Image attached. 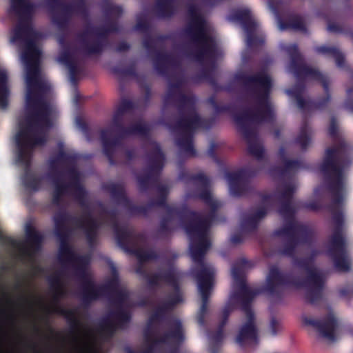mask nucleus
I'll return each mask as SVG.
<instances>
[{"label":"nucleus","mask_w":353,"mask_h":353,"mask_svg":"<svg viewBox=\"0 0 353 353\" xmlns=\"http://www.w3.org/2000/svg\"><path fill=\"white\" fill-rule=\"evenodd\" d=\"M231 241L234 243H239L240 241V239L236 238L235 236H232V239H231Z\"/></svg>","instance_id":"obj_49"},{"label":"nucleus","mask_w":353,"mask_h":353,"mask_svg":"<svg viewBox=\"0 0 353 353\" xmlns=\"http://www.w3.org/2000/svg\"><path fill=\"white\" fill-rule=\"evenodd\" d=\"M63 154L62 152H61V154H60V158H62V157H63Z\"/></svg>","instance_id":"obj_57"},{"label":"nucleus","mask_w":353,"mask_h":353,"mask_svg":"<svg viewBox=\"0 0 353 353\" xmlns=\"http://www.w3.org/2000/svg\"><path fill=\"white\" fill-rule=\"evenodd\" d=\"M256 26V23L252 21L251 22V28H253L254 30H255Z\"/></svg>","instance_id":"obj_52"},{"label":"nucleus","mask_w":353,"mask_h":353,"mask_svg":"<svg viewBox=\"0 0 353 353\" xmlns=\"http://www.w3.org/2000/svg\"><path fill=\"white\" fill-rule=\"evenodd\" d=\"M275 135H276V137H279V132H275Z\"/></svg>","instance_id":"obj_56"},{"label":"nucleus","mask_w":353,"mask_h":353,"mask_svg":"<svg viewBox=\"0 0 353 353\" xmlns=\"http://www.w3.org/2000/svg\"><path fill=\"white\" fill-rule=\"evenodd\" d=\"M327 30L330 32H336L339 31V28L333 24H329L327 27Z\"/></svg>","instance_id":"obj_41"},{"label":"nucleus","mask_w":353,"mask_h":353,"mask_svg":"<svg viewBox=\"0 0 353 353\" xmlns=\"http://www.w3.org/2000/svg\"><path fill=\"white\" fill-rule=\"evenodd\" d=\"M283 252H284V254H285L290 255V254H291L292 251H291V250H290V249L288 248V246H286V248H285V250H283Z\"/></svg>","instance_id":"obj_48"},{"label":"nucleus","mask_w":353,"mask_h":353,"mask_svg":"<svg viewBox=\"0 0 353 353\" xmlns=\"http://www.w3.org/2000/svg\"><path fill=\"white\" fill-rule=\"evenodd\" d=\"M79 192H80V193H83V190L82 189H79Z\"/></svg>","instance_id":"obj_59"},{"label":"nucleus","mask_w":353,"mask_h":353,"mask_svg":"<svg viewBox=\"0 0 353 353\" xmlns=\"http://www.w3.org/2000/svg\"><path fill=\"white\" fill-rule=\"evenodd\" d=\"M79 226L85 230L87 237L91 241L96 234L99 225L92 216L85 215L79 221Z\"/></svg>","instance_id":"obj_19"},{"label":"nucleus","mask_w":353,"mask_h":353,"mask_svg":"<svg viewBox=\"0 0 353 353\" xmlns=\"http://www.w3.org/2000/svg\"><path fill=\"white\" fill-rule=\"evenodd\" d=\"M43 305L41 300H37L32 295L25 293L17 297L2 292L0 297V319L3 323L14 325L20 316L32 312L37 304Z\"/></svg>","instance_id":"obj_7"},{"label":"nucleus","mask_w":353,"mask_h":353,"mask_svg":"<svg viewBox=\"0 0 353 353\" xmlns=\"http://www.w3.org/2000/svg\"><path fill=\"white\" fill-rule=\"evenodd\" d=\"M179 280V275L172 270L159 272L148 279V283L151 286L165 283L172 286L176 292V295L160 306L149 319L144 338L150 350L158 347H176L184 340L181 323L179 320L170 323L169 332L163 336H161L158 327L161 317L174 305L183 301L182 296L178 290Z\"/></svg>","instance_id":"obj_2"},{"label":"nucleus","mask_w":353,"mask_h":353,"mask_svg":"<svg viewBox=\"0 0 353 353\" xmlns=\"http://www.w3.org/2000/svg\"><path fill=\"white\" fill-rule=\"evenodd\" d=\"M109 134H110L109 130H105L101 132V139H102V141H103V144L104 152L107 155H108V148L110 145V142H109L108 137L109 136Z\"/></svg>","instance_id":"obj_35"},{"label":"nucleus","mask_w":353,"mask_h":353,"mask_svg":"<svg viewBox=\"0 0 353 353\" xmlns=\"http://www.w3.org/2000/svg\"><path fill=\"white\" fill-rule=\"evenodd\" d=\"M148 130V127L146 125L143 123H139L135 127H133L126 131H125V134H145Z\"/></svg>","instance_id":"obj_30"},{"label":"nucleus","mask_w":353,"mask_h":353,"mask_svg":"<svg viewBox=\"0 0 353 353\" xmlns=\"http://www.w3.org/2000/svg\"><path fill=\"white\" fill-rule=\"evenodd\" d=\"M64 293L63 288L61 284L58 282L56 286V291L54 294L52 301L44 305L45 310L47 313L53 314H64L65 310L61 307L59 303V299Z\"/></svg>","instance_id":"obj_17"},{"label":"nucleus","mask_w":353,"mask_h":353,"mask_svg":"<svg viewBox=\"0 0 353 353\" xmlns=\"http://www.w3.org/2000/svg\"><path fill=\"white\" fill-rule=\"evenodd\" d=\"M58 61H59V62H60V63H67V60L65 59L64 55H61V56L58 58Z\"/></svg>","instance_id":"obj_46"},{"label":"nucleus","mask_w":353,"mask_h":353,"mask_svg":"<svg viewBox=\"0 0 353 353\" xmlns=\"http://www.w3.org/2000/svg\"><path fill=\"white\" fill-rule=\"evenodd\" d=\"M119 304L121 310L112 316L114 322L105 320L97 332L90 327H85L82 332L74 336V345L77 353H103L99 344V339L110 336L117 328L124 327L125 324L130 321L128 312L130 303L127 292L121 293Z\"/></svg>","instance_id":"obj_5"},{"label":"nucleus","mask_w":353,"mask_h":353,"mask_svg":"<svg viewBox=\"0 0 353 353\" xmlns=\"http://www.w3.org/2000/svg\"><path fill=\"white\" fill-rule=\"evenodd\" d=\"M294 228H285L283 230H282L281 231L279 232V235H293L294 234Z\"/></svg>","instance_id":"obj_39"},{"label":"nucleus","mask_w":353,"mask_h":353,"mask_svg":"<svg viewBox=\"0 0 353 353\" xmlns=\"http://www.w3.org/2000/svg\"><path fill=\"white\" fill-rule=\"evenodd\" d=\"M245 29H246V31L248 32L247 43L248 46H252V44H254L255 43V41L254 40V38H253L251 31L250 32L249 31L248 26H246Z\"/></svg>","instance_id":"obj_38"},{"label":"nucleus","mask_w":353,"mask_h":353,"mask_svg":"<svg viewBox=\"0 0 353 353\" xmlns=\"http://www.w3.org/2000/svg\"><path fill=\"white\" fill-rule=\"evenodd\" d=\"M298 142L303 149L305 148L306 145L310 142V139L306 134L305 130L303 129L301 130V134L298 138Z\"/></svg>","instance_id":"obj_34"},{"label":"nucleus","mask_w":353,"mask_h":353,"mask_svg":"<svg viewBox=\"0 0 353 353\" xmlns=\"http://www.w3.org/2000/svg\"><path fill=\"white\" fill-rule=\"evenodd\" d=\"M294 91H293V90H288V91H287V93H288V94H294Z\"/></svg>","instance_id":"obj_53"},{"label":"nucleus","mask_w":353,"mask_h":353,"mask_svg":"<svg viewBox=\"0 0 353 353\" xmlns=\"http://www.w3.org/2000/svg\"><path fill=\"white\" fill-rule=\"evenodd\" d=\"M57 234L60 240L59 258L63 265L71 266L77 271L85 272L90 262L88 256H79L74 252L67 243L68 219L63 215H57L54 217Z\"/></svg>","instance_id":"obj_8"},{"label":"nucleus","mask_w":353,"mask_h":353,"mask_svg":"<svg viewBox=\"0 0 353 353\" xmlns=\"http://www.w3.org/2000/svg\"><path fill=\"white\" fill-rule=\"evenodd\" d=\"M72 185H66L60 181H56L54 183V192L53 196L54 202L58 203L60 196H63L68 192L72 191Z\"/></svg>","instance_id":"obj_22"},{"label":"nucleus","mask_w":353,"mask_h":353,"mask_svg":"<svg viewBox=\"0 0 353 353\" xmlns=\"http://www.w3.org/2000/svg\"><path fill=\"white\" fill-rule=\"evenodd\" d=\"M285 281V276L280 273L275 267L270 269L269 274L267 276V289L272 292L276 288L282 285Z\"/></svg>","instance_id":"obj_18"},{"label":"nucleus","mask_w":353,"mask_h":353,"mask_svg":"<svg viewBox=\"0 0 353 353\" xmlns=\"http://www.w3.org/2000/svg\"><path fill=\"white\" fill-rule=\"evenodd\" d=\"M235 17L240 20H250L251 19V13L248 9L238 10Z\"/></svg>","instance_id":"obj_32"},{"label":"nucleus","mask_w":353,"mask_h":353,"mask_svg":"<svg viewBox=\"0 0 353 353\" xmlns=\"http://www.w3.org/2000/svg\"><path fill=\"white\" fill-rule=\"evenodd\" d=\"M241 174L239 173H230L228 174L227 178L230 185V191L233 192L236 184L240 181Z\"/></svg>","instance_id":"obj_29"},{"label":"nucleus","mask_w":353,"mask_h":353,"mask_svg":"<svg viewBox=\"0 0 353 353\" xmlns=\"http://www.w3.org/2000/svg\"><path fill=\"white\" fill-rule=\"evenodd\" d=\"M334 221L338 225H340L343 221V216L341 214H338L334 218Z\"/></svg>","instance_id":"obj_43"},{"label":"nucleus","mask_w":353,"mask_h":353,"mask_svg":"<svg viewBox=\"0 0 353 353\" xmlns=\"http://www.w3.org/2000/svg\"><path fill=\"white\" fill-rule=\"evenodd\" d=\"M247 85L258 94L256 108L252 115L236 116L235 122L240 125L243 121L261 123L271 121L274 115V108L268 99V94L272 87L270 77L265 72L251 77L246 81Z\"/></svg>","instance_id":"obj_6"},{"label":"nucleus","mask_w":353,"mask_h":353,"mask_svg":"<svg viewBox=\"0 0 353 353\" xmlns=\"http://www.w3.org/2000/svg\"><path fill=\"white\" fill-rule=\"evenodd\" d=\"M270 199V196H263V200L265 202L268 201Z\"/></svg>","instance_id":"obj_51"},{"label":"nucleus","mask_w":353,"mask_h":353,"mask_svg":"<svg viewBox=\"0 0 353 353\" xmlns=\"http://www.w3.org/2000/svg\"><path fill=\"white\" fill-rule=\"evenodd\" d=\"M297 103L299 108H302L304 106V101L301 97H297Z\"/></svg>","instance_id":"obj_45"},{"label":"nucleus","mask_w":353,"mask_h":353,"mask_svg":"<svg viewBox=\"0 0 353 353\" xmlns=\"http://www.w3.org/2000/svg\"><path fill=\"white\" fill-rule=\"evenodd\" d=\"M285 208H288V210H286V211H287V212H288L290 214H292V212H291V210H290V208H289L288 206H283V207L281 208V209L279 210V211H280V213H281L282 215H283V216H284V215H285Z\"/></svg>","instance_id":"obj_44"},{"label":"nucleus","mask_w":353,"mask_h":353,"mask_svg":"<svg viewBox=\"0 0 353 353\" xmlns=\"http://www.w3.org/2000/svg\"><path fill=\"white\" fill-rule=\"evenodd\" d=\"M222 336H221V332H219L216 336L214 337V340L216 341V340H219L220 338H221Z\"/></svg>","instance_id":"obj_50"},{"label":"nucleus","mask_w":353,"mask_h":353,"mask_svg":"<svg viewBox=\"0 0 353 353\" xmlns=\"http://www.w3.org/2000/svg\"><path fill=\"white\" fill-rule=\"evenodd\" d=\"M336 128L334 121L332 120L330 130H329L330 134L332 136L334 135L336 133Z\"/></svg>","instance_id":"obj_42"},{"label":"nucleus","mask_w":353,"mask_h":353,"mask_svg":"<svg viewBox=\"0 0 353 353\" xmlns=\"http://www.w3.org/2000/svg\"><path fill=\"white\" fill-rule=\"evenodd\" d=\"M288 51L291 55L292 65H295L296 61L300 63L294 68V73L297 77H304L305 79H315L321 81L323 85L325 91H327V83L324 77L315 69H313L302 63L300 55L298 53L297 46L292 45L290 46Z\"/></svg>","instance_id":"obj_13"},{"label":"nucleus","mask_w":353,"mask_h":353,"mask_svg":"<svg viewBox=\"0 0 353 353\" xmlns=\"http://www.w3.org/2000/svg\"><path fill=\"white\" fill-rule=\"evenodd\" d=\"M290 26L292 29L298 31L305 32V25L301 18L295 19L291 23Z\"/></svg>","instance_id":"obj_31"},{"label":"nucleus","mask_w":353,"mask_h":353,"mask_svg":"<svg viewBox=\"0 0 353 353\" xmlns=\"http://www.w3.org/2000/svg\"><path fill=\"white\" fill-rule=\"evenodd\" d=\"M280 154H281V155H283V148H281L280 150Z\"/></svg>","instance_id":"obj_54"},{"label":"nucleus","mask_w":353,"mask_h":353,"mask_svg":"<svg viewBox=\"0 0 353 353\" xmlns=\"http://www.w3.org/2000/svg\"><path fill=\"white\" fill-rule=\"evenodd\" d=\"M181 127L187 132H190L199 125V118L198 115L192 112L181 122Z\"/></svg>","instance_id":"obj_21"},{"label":"nucleus","mask_w":353,"mask_h":353,"mask_svg":"<svg viewBox=\"0 0 353 353\" xmlns=\"http://www.w3.org/2000/svg\"><path fill=\"white\" fill-rule=\"evenodd\" d=\"M266 214V211L265 210H260L257 212L254 215L249 218L248 222L250 223H255L256 221L262 219L265 214Z\"/></svg>","instance_id":"obj_36"},{"label":"nucleus","mask_w":353,"mask_h":353,"mask_svg":"<svg viewBox=\"0 0 353 353\" xmlns=\"http://www.w3.org/2000/svg\"><path fill=\"white\" fill-rule=\"evenodd\" d=\"M279 327H280L279 323L275 319H272L271 323H270V330H271L272 334L273 335L276 334V331H277V330L279 329Z\"/></svg>","instance_id":"obj_37"},{"label":"nucleus","mask_w":353,"mask_h":353,"mask_svg":"<svg viewBox=\"0 0 353 353\" xmlns=\"http://www.w3.org/2000/svg\"><path fill=\"white\" fill-rule=\"evenodd\" d=\"M197 180L199 181L203 185H207L209 180L202 174L197 176Z\"/></svg>","instance_id":"obj_40"},{"label":"nucleus","mask_w":353,"mask_h":353,"mask_svg":"<svg viewBox=\"0 0 353 353\" xmlns=\"http://www.w3.org/2000/svg\"><path fill=\"white\" fill-rule=\"evenodd\" d=\"M190 223L185 225V230L190 237V252L192 259L199 265V270L196 277L198 283V290L202 299V305L198 315V322L204 324V316L207 312L208 299L213 284L215 271L210 265L203 261V256L210 242L208 238V229L212 220V215L206 217L195 213L191 214Z\"/></svg>","instance_id":"obj_3"},{"label":"nucleus","mask_w":353,"mask_h":353,"mask_svg":"<svg viewBox=\"0 0 353 353\" xmlns=\"http://www.w3.org/2000/svg\"><path fill=\"white\" fill-rule=\"evenodd\" d=\"M128 48H129V46L127 44H121L119 48V51L125 50L126 49H128Z\"/></svg>","instance_id":"obj_47"},{"label":"nucleus","mask_w":353,"mask_h":353,"mask_svg":"<svg viewBox=\"0 0 353 353\" xmlns=\"http://www.w3.org/2000/svg\"><path fill=\"white\" fill-rule=\"evenodd\" d=\"M190 21L187 30L188 34L201 47L203 54H210L214 48V41L211 36V26L201 15L198 9L190 8Z\"/></svg>","instance_id":"obj_9"},{"label":"nucleus","mask_w":353,"mask_h":353,"mask_svg":"<svg viewBox=\"0 0 353 353\" xmlns=\"http://www.w3.org/2000/svg\"><path fill=\"white\" fill-rule=\"evenodd\" d=\"M111 272L112 274V279L106 283L104 286L98 287L94 285L92 283H90L85 290V296L90 299H97L103 292L114 288L118 284V275L115 267L112 263H110Z\"/></svg>","instance_id":"obj_16"},{"label":"nucleus","mask_w":353,"mask_h":353,"mask_svg":"<svg viewBox=\"0 0 353 353\" xmlns=\"http://www.w3.org/2000/svg\"><path fill=\"white\" fill-rule=\"evenodd\" d=\"M168 211H169V212L172 213L174 210L172 209H171V210H169Z\"/></svg>","instance_id":"obj_58"},{"label":"nucleus","mask_w":353,"mask_h":353,"mask_svg":"<svg viewBox=\"0 0 353 353\" xmlns=\"http://www.w3.org/2000/svg\"><path fill=\"white\" fill-rule=\"evenodd\" d=\"M293 191V188L290 185H285L283 187V192L276 195V196L280 201H289L291 198Z\"/></svg>","instance_id":"obj_28"},{"label":"nucleus","mask_w":353,"mask_h":353,"mask_svg":"<svg viewBox=\"0 0 353 353\" xmlns=\"http://www.w3.org/2000/svg\"><path fill=\"white\" fill-rule=\"evenodd\" d=\"M177 145L181 148L183 152L188 156H194L195 152L193 148L192 140L190 139H179L177 141Z\"/></svg>","instance_id":"obj_26"},{"label":"nucleus","mask_w":353,"mask_h":353,"mask_svg":"<svg viewBox=\"0 0 353 353\" xmlns=\"http://www.w3.org/2000/svg\"><path fill=\"white\" fill-rule=\"evenodd\" d=\"M200 198L213 209H216L220 205L219 203L213 199L211 193L208 190L201 193Z\"/></svg>","instance_id":"obj_27"},{"label":"nucleus","mask_w":353,"mask_h":353,"mask_svg":"<svg viewBox=\"0 0 353 353\" xmlns=\"http://www.w3.org/2000/svg\"><path fill=\"white\" fill-rule=\"evenodd\" d=\"M7 72L0 67V108L4 109L8 105L9 90L7 85Z\"/></svg>","instance_id":"obj_20"},{"label":"nucleus","mask_w":353,"mask_h":353,"mask_svg":"<svg viewBox=\"0 0 353 353\" xmlns=\"http://www.w3.org/2000/svg\"><path fill=\"white\" fill-rule=\"evenodd\" d=\"M26 240H11L10 244L15 254L24 263L34 265L35 254L38 251L42 236L40 233L29 226L26 227Z\"/></svg>","instance_id":"obj_11"},{"label":"nucleus","mask_w":353,"mask_h":353,"mask_svg":"<svg viewBox=\"0 0 353 353\" xmlns=\"http://www.w3.org/2000/svg\"><path fill=\"white\" fill-rule=\"evenodd\" d=\"M332 249L337 253L334 258L335 268L341 272H347L350 268V261L346 253L344 252L343 247L345 240L339 232H336L331 240Z\"/></svg>","instance_id":"obj_14"},{"label":"nucleus","mask_w":353,"mask_h":353,"mask_svg":"<svg viewBox=\"0 0 353 353\" xmlns=\"http://www.w3.org/2000/svg\"><path fill=\"white\" fill-rule=\"evenodd\" d=\"M297 265L305 272L306 278L303 282L296 283V285L306 288V299L309 302L313 303L321 296L325 276L313 266L312 258L298 261Z\"/></svg>","instance_id":"obj_10"},{"label":"nucleus","mask_w":353,"mask_h":353,"mask_svg":"<svg viewBox=\"0 0 353 353\" xmlns=\"http://www.w3.org/2000/svg\"><path fill=\"white\" fill-rule=\"evenodd\" d=\"M138 259L141 261H145L153 258V254L148 251L139 250L136 252Z\"/></svg>","instance_id":"obj_33"},{"label":"nucleus","mask_w":353,"mask_h":353,"mask_svg":"<svg viewBox=\"0 0 353 353\" xmlns=\"http://www.w3.org/2000/svg\"><path fill=\"white\" fill-rule=\"evenodd\" d=\"M10 1L12 10L19 18L10 42L23 44L26 48L21 56L25 69L26 103L18 119L19 131L15 141L19 161L28 164L33 148L46 141V132L52 125L57 112L50 101V85L40 68L41 52L35 44L40 34L30 24L34 6L29 0Z\"/></svg>","instance_id":"obj_1"},{"label":"nucleus","mask_w":353,"mask_h":353,"mask_svg":"<svg viewBox=\"0 0 353 353\" xmlns=\"http://www.w3.org/2000/svg\"><path fill=\"white\" fill-rule=\"evenodd\" d=\"M164 161V156L161 152L159 147L157 145L155 146V152L154 154V161L151 166V170H159L162 168L163 161Z\"/></svg>","instance_id":"obj_25"},{"label":"nucleus","mask_w":353,"mask_h":353,"mask_svg":"<svg viewBox=\"0 0 353 353\" xmlns=\"http://www.w3.org/2000/svg\"><path fill=\"white\" fill-rule=\"evenodd\" d=\"M291 165H292L291 163H288V166H291Z\"/></svg>","instance_id":"obj_60"},{"label":"nucleus","mask_w":353,"mask_h":353,"mask_svg":"<svg viewBox=\"0 0 353 353\" xmlns=\"http://www.w3.org/2000/svg\"><path fill=\"white\" fill-rule=\"evenodd\" d=\"M303 322L305 325L314 328L322 338L329 341L335 340L334 330L336 323L332 314H330L327 319L323 322L316 321L309 316H303Z\"/></svg>","instance_id":"obj_15"},{"label":"nucleus","mask_w":353,"mask_h":353,"mask_svg":"<svg viewBox=\"0 0 353 353\" xmlns=\"http://www.w3.org/2000/svg\"><path fill=\"white\" fill-rule=\"evenodd\" d=\"M245 137L246 139H248L249 145L248 150L250 153L257 159L262 157L264 151L261 144L257 141H252L248 136L245 135Z\"/></svg>","instance_id":"obj_24"},{"label":"nucleus","mask_w":353,"mask_h":353,"mask_svg":"<svg viewBox=\"0 0 353 353\" xmlns=\"http://www.w3.org/2000/svg\"><path fill=\"white\" fill-rule=\"evenodd\" d=\"M317 51L321 53L331 54L335 59L336 63L339 66H341L344 62V57L343 54L335 48L323 46L319 48Z\"/></svg>","instance_id":"obj_23"},{"label":"nucleus","mask_w":353,"mask_h":353,"mask_svg":"<svg viewBox=\"0 0 353 353\" xmlns=\"http://www.w3.org/2000/svg\"><path fill=\"white\" fill-rule=\"evenodd\" d=\"M352 111L353 112V107L352 108Z\"/></svg>","instance_id":"obj_62"},{"label":"nucleus","mask_w":353,"mask_h":353,"mask_svg":"<svg viewBox=\"0 0 353 353\" xmlns=\"http://www.w3.org/2000/svg\"><path fill=\"white\" fill-rule=\"evenodd\" d=\"M32 188H33L34 190H37V188H35V187H32Z\"/></svg>","instance_id":"obj_61"},{"label":"nucleus","mask_w":353,"mask_h":353,"mask_svg":"<svg viewBox=\"0 0 353 353\" xmlns=\"http://www.w3.org/2000/svg\"><path fill=\"white\" fill-rule=\"evenodd\" d=\"M343 157V148L337 147L327 150L321 170L325 175L331 179L333 190H340L343 187V170L341 168V159Z\"/></svg>","instance_id":"obj_12"},{"label":"nucleus","mask_w":353,"mask_h":353,"mask_svg":"<svg viewBox=\"0 0 353 353\" xmlns=\"http://www.w3.org/2000/svg\"><path fill=\"white\" fill-rule=\"evenodd\" d=\"M98 50H91L92 52H97Z\"/></svg>","instance_id":"obj_55"},{"label":"nucleus","mask_w":353,"mask_h":353,"mask_svg":"<svg viewBox=\"0 0 353 353\" xmlns=\"http://www.w3.org/2000/svg\"><path fill=\"white\" fill-rule=\"evenodd\" d=\"M232 275L234 279V292L230 295L229 302L223 311V325L226 323L228 317L234 310V306L240 304L247 320L239 330L236 339V343L243 345L252 342H256L257 330L254 324V314L250 310L249 304L259 292L254 291L246 285L244 279V265L241 267L233 266Z\"/></svg>","instance_id":"obj_4"}]
</instances>
